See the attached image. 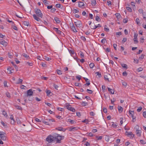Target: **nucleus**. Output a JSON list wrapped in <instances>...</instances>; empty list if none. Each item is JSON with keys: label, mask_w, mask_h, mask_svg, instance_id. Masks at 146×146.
I'll use <instances>...</instances> for the list:
<instances>
[{"label": "nucleus", "mask_w": 146, "mask_h": 146, "mask_svg": "<svg viewBox=\"0 0 146 146\" xmlns=\"http://www.w3.org/2000/svg\"><path fill=\"white\" fill-rule=\"evenodd\" d=\"M101 26L100 24H98L97 26L94 25L93 27H91V29H95L98 27H101Z\"/></svg>", "instance_id": "nucleus-18"}, {"label": "nucleus", "mask_w": 146, "mask_h": 146, "mask_svg": "<svg viewBox=\"0 0 146 146\" xmlns=\"http://www.w3.org/2000/svg\"><path fill=\"white\" fill-rule=\"evenodd\" d=\"M0 43L4 46H5L7 45V43L3 39H1L0 40Z\"/></svg>", "instance_id": "nucleus-9"}, {"label": "nucleus", "mask_w": 146, "mask_h": 146, "mask_svg": "<svg viewBox=\"0 0 146 146\" xmlns=\"http://www.w3.org/2000/svg\"><path fill=\"white\" fill-rule=\"evenodd\" d=\"M82 121V122L86 123V124H88V119H86L85 120Z\"/></svg>", "instance_id": "nucleus-40"}, {"label": "nucleus", "mask_w": 146, "mask_h": 146, "mask_svg": "<svg viewBox=\"0 0 146 146\" xmlns=\"http://www.w3.org/2000/svg\"><path fill=\"white\" fill-rule=\"evenodd\" d=\"M0 137L2 140L4 141L6 139V137L5 135L0 136Z\"/></svg>", "instance_id": "nucleus-23"}, {"label": "nucleus", "mask_w": 146, "mask_h": 146, "mask_svg": "<svg viewBox=\"0 0 146 146\" xmlns=\"http://www.w3.org/2000/svg\"><path fill=\"white\" fill-rule=\"evenodd\" d=\"M90 83L89 81H88V82H87L86 84H85L84 85V86H88L89 85H90Z\"/></svg>", "instance_id": "nucleus-62"}, {"label": "nucleus", "mask_w": 146, "mask_h": 146, "mask_svg": "<svg viewBox=\"0 0 146 146\" xmlns=\"http://www.w3.org/2000/svg\"><path fill=\"white\" fill-rule=\"evenodd\" d=\"M16 121L17 122V123L18 124H20L21 123V121L19 119H16Z\"/></svg>", "instance_id": "nucleus-35"}, {"label": "nucleus", "mask_w": 146, "mask_h": 146, "mask_svg": "<svg viewBox=\"0 0 146 146\" xmlns=\"http://www.w3.org/2000/svg\"><path fill=\"white\" fill-rule=\"evenodd\" d=\"M86 91L89 94H92L93 92V91L92 90H89L88 89H87L86 90Z\"/></svg>", "instance_id": "nucleus-33"}, {"label": "nucleus", "mask_w": 146, "mask_h": 146, "mask_svg": "<svg viewBox=\"0 0 146 146\" xmlns=\"http://www.w3.org/2000/svg\"><path fill=\"white\" fill-rule=\"evenodd\" d=\"M33 92L32 89H29L27 91V96H31L33 94Z\"/></svg>", "instance_id": "nucleus-8"}, {"label": "nucleus", "mask_w": 146, "mask_h": 146, "mask_svg": "<svg viewBox=\"0 0 146 146\" xmlns=\"http://www.w3.org/2000/svg\"><path fill=\"white\" fill-rule=\"evenodd\" d=\"M23 23H24V25L27 26H28L29 24V23L27 21H25Z\"/></svg>", "instance_id": "nucleus-45"}, {"label": "nucleus", "mask_w": 146, "mask_h": 146, "mask_svg": "<svg viewBox=\"0 0 146 146\" xmlns=\"http://www.w3.org/2000/svg\"><path fill=\"white\" fill-rule=\"evenodd\" d=\"M139 12L140 13L143 14V11L142 9H140L139 10Z\"/></svg>", "instance_id": "nucleus-49"}, {"label": "nucleus", "mask_w": 146, "mask_h": 146, "mask_svg": "<svg viewBox=\"0 0 146 146\" xmlns=\"http://www.w3.org/2000/svg\"><path fill=\"white\" fill-rule=\"evenodd\" d=\"M80 56L82 58H83L84 57V53L83 52H81L80 53Z\"/></svg>", "instance_id": "nucleus-42"}, {"label": "nucleus", "mask_w": 146, "mask_h": 146, "mask_svg": "<svg viewBox=\"0 0 146 146\" xmlns=\"http://www.w3.org/2000/svg\"><path fill=\"white\" fill-rule=\"evenodd\" d=\"M22 55L24 57L27 59H29L30 58L29 56L27 55L26 54L23 53L22 54Z\"/></svg>", "instance_id": "nucleus-28"}, {"label": "nucleus", "mask_w": 146, "mask_h": 146, "mask_svg": "<svg viewBox=\"0 0 146 146\" xmlns=\"http://www.w3.org/2000/svg\"><path fill=\"white\" fill-rule=\"evenodd\" d=\"M121 66L123 68H126V69H127V65L125 64H121Z\"/></svg>", "instance_id": "nucleus-29"}, {"label": "nucleus", "mask_w": 146, "mask_h": 146, "mask_svg": "<svg viewBox=\"0 0 146 146\" xmlns=\"http://www.w3.org/2000/svg\"><path fill=\"white\" fill-rule=\"evenodd\" d=\"M142 70L143 68L141 67H139L137 69V71L139 72L141 71Z\"/></svg>", "instance_id": "nucleus-58"}, {"label": "nucleus", "mask_w": 146, "mask_h": 146, "mask_svg": "<svg viewBox=\"0 0 146 146\" xmlns=\"http://www.w3.org/2000/svg\"><path fill=\"white\" fill-rule=\"evenodd\" d=\"M12 27L13 29L15 30H16V31L18 30V29L17 28V27L14 25H12Z\"/></svg>", "instance_id": "nucleus-36"}, {"label": "nucleus", "mask_w": 146, "mask_h": 146, "mask_svg": "<svg viewBox=\"0 0 146 146\" xmlns=\"http://www.w3.org/2000/svg\"><path fill=\"white\" fill-rule=\"evenodd\" d=\"M92 5L94 6L96 5V0H93L91 1Z\"/></svg>", "instance_id": "nucleus-24"}, {"label": "nucleus", "mask_w": 146, "mask_h": 146, "mask_svg": "<svg viewBox=\"0 0 146 146\" xmlns=\"http://www.w3.org/2000/svg\"><path fill=\"white\" fill-rule=\"evenodd\" d=\"M145 55L144 54H141V56L139 57V60H142L143 59Z\"/></svg>", "instance_id": "nucleus-37"}, {"label": "nucleus", "mask_w": 146, "mask_h": 146, "mask_svg": "<svg viewBox=\"0 0 146 146\" xmlns=\"http://www.w3.org/2000/svg\"><path fill=\"white\" fill-rule=\"evenodd\" d=\"M57 74L59 75L62 74V71L59 70H57Z\"/></svg>", "instance_id": "nucleus-34"}, {"label": "nucleus", "mask_w": 146, "mask_h": 146, "mask_svg": "<svg viewBox=\"0 0 146 146\" xmlns=\"http://www.w3.org/2000/svg\"><path fill=\"white\" fill-rule=\"evenodd\" d=\"M54 19L57 23H59L60 22L59 19L57 17H55Z\"/></svg>", "instance_id": "nucleus-17"}, {"label": "nucleus", "mask_w": 146, "mask_h": 146, "mask_svg": "<svg viewBox=\"0 0 146 146\" xmlns=\"http://www.w3.org/2000/svg\"><path fill=\"white\" fill-rule=\"evenodd\" d=\"M106 39L105 38H104L101 40V42L103 44H104L105 43Z\"/></svg>", "instance_id": "nucleus-54"}, {"label": "nucleus", "mask_w": 146, "mask_h": 146, "mask_svg": "<svg viewBox=\"0 0 146 146\" xmlns=\"http://www.w3.org/2000/svg\"><path fill=\"white\" fill-rule=\"evenodd\" d=\"M125 133L126 135H131V132H128L127 131H126L125 132Z\"/></svg>", "instance_id": "nucleus-60"}, {"label": "nucleus", "mask_w": 146, "mask_h": 146, "mask_svg": "<svg viewBox=\"0 0 146 146\" xmlns=\"http://www.w3.org/2000/svg\"><path fill=\"white\" fill-rule=\"evenodd\" d=\"M76 26L77 27H80L82 26V24L81 21H78L74 22Z\"/></svg>", "instance_id": "nucleus-6"}, {"label": "nucleus", "mask_w": 146, "mask_h": 146, "mask_svg": "<svg viewBox=\"0 0 146 146\" xmlns=\"http://www.w3.org/2000/svg\"><path fill=\"white\" fill-rule=\"evenodd\" d=\"M56 10V9L55 8H52L51 9V12L52 13L54 12Z\"/></svg>", "instance_id": "nucleus-56"}, {"label": "nucleus", "mask_w": 146, "mask_h": 146, "mask_svg": "<svg viewBox=\"0 0 146 146\" xmlns=\"http://www.w3.org/2000/svg\"><path fill=\"white\" fill-rule=\"evenodd\" d=\"M110 77V75L108 74H107L106 75H104V79L107 81L108 82H109L110 80H109V78Z\"/></svg>", "instance_id": "nucleus-7"}, {"label": "nucleus", "mask_w": 146, "mask_h": 146, "mask_svg": "<svg viewBox=\"0 0 146 146\" xmlns=\"http://www.w3.org/2000/svg\"><path fill=\"white\" fill-rule=\"evenodd\" d=\"M137 35L135 34L134 35V43L137 44L138 43V41L137 40Z\"/></svg>", "instance_id": "nucleus-10"}, {"label": "nucleus", "mask_w": 146, "mask_h": 146, "mask_svg": "<svg viewBox=\"0 0 146 146\" xmlns=\"http://www.w3.org/2000/svg\"><path fill=\"white\" fill-rule=\"evenodd\" d=\"M135 3L133 2H132L131 3V5L133 6V8H135Z\"/></svg>", "instance_id": "nucleus-38"}, {"label": "nucleus", "mask_w": 146, "mask_h": 146, "mask_svg": "<svg viewBox=\"0 0 146 146\" xmlns=\"http://www.w3.org/2000/svg\"><path fill=\"white\" fill-rule=\"evenodd\" d=\"M118 111L119 113H121V112H122L123 110V108L120 106H118Z\"/></svg>", "instance_id": "nucleus-19"}, {"label": "nucleus", "mask_w": 146, "mask_h": 146, "mask_svg": "<svg viewBox=\"0 0 146 146\" xmlns=\"http://www.w3.org/2000/svg\"><path fill=\"white\" fill-rule=\"evenodd\" d=\"M6 95L7 97L8 98H10V94L8 92H6Z\"/></svg>", "instance_id": "nucleus-59"}, {"label": "nucleus", "mask_w": 146, "mask_h": 146, "mask_svg": "<svg viewBox=\"0 0 146 146\" xmlns=\"http://www.w3.org/2000/svg\"><path fill=\"white\" fill-rule=\"evenodd\" d=\"M129 114L131 115L133 119L132 121L134 122L135 120L136 117L134 116V112L133 111H129Z\"/></svg>", "instance_id": "nucleus-5"}, {"label": "nucleus", "mask_w": 146, "mask_h": 146, "mask_svg": "<svg viewBox=\"0 0 146 146\" xmlns=\"http://www.w3.org/2000/svg\"><path fill=\"white\" fill-rule=\"evenodd\" d=\"M53 29L54 30L56 31L57 32V33L60 34H61V33H62V32L60 31V30H59L57 28H56L54 27L53 28Z\"/></svg>", "instance_id": "nucleus-15"}, {"label": "nucleus", "mask_w": 146, "mask_h": 146, "mask_svg": "<svg viewBox=\"0 0 146 146\" xmlns=\"http://www.w3.org/2000/svg\"><path fill=\"white\" fill-rule=\"evenodd\" d=\"M71 28L72 31L75 33L77 32L75 27L73 25H72L71 27Z\"/></svg>", "instance_id": "nucleus-20"}, {"label": "nucleus", "mask_w": 146, "mask_h": 146, "mask_svg": "<svg viewBox=\"0 0 146 146\" xmlns=\"http://www.w3.org/2000/svg\"><path fill=\"white\" fill-rule=\"evenodd\" d=\"M107 26L106 25H105L104 27V29L106 31L108 32L109 31V30L107 28Z\"/></svg>", "instance_id": "nucleus-50"}, {"label": "nucleus", "mask_w": 146, "mask_h": 146, "mask_svg": "<svg viewBox=\"0 0 146 146\" xmlns=\"http://www.w3.org/2000/svg\"><path fill=\"white\" fill-rule=\"evenodd\" d=\"M19 82H17V84H21L22 83L23 80L22 79H19Z\"/></svg>", "instance_id": "nucleus-31"}, {"label": "nucleus", "mask_w": 146, "mask_h": 146, "mask_svg": "<svg viewBox=\"0 0 146 146\" xmlns=\"http://www.w3.org/2000/svg\"><path fill=\"white\" fill-rule=\"evenodd\" d=\"M95 74H96L98 76V78H100L102 76L101 73L99 72H96Z\"/></svg>", "instance_id": "nucleus-26"}, {"label": "nucleus", "mask_w": 146, "mask_h": 146, "mask_svg": "<svg viewBox=\"0 0 146 146\" xmlns=\"http://www.w3.org/2000/svg\"><path fill=\"white\" fill-rule=\"evenodd\" d=\"M6 19L7 21L9 23H11L13 24H14V22H13V21H12L9 20L7 18H6Z\"/></svg>", "instance_id": "nucleus-55"}, {"label": "nucleus", "mask_w": 146, "mask_h": 146, "mask_svg": "<svg viewBox=\"0 0 146 146\" xmlns=\"http://www.w3.org/2000/svg\"><path fill=\"white\" fill-rule=\"evenodd\" d=\"M26 88V86H24V85H22L21 86V88L23 89H26L25 88Z\"/></svg>", "instance_id": "nucleus-61"}, {"label": "nucleus", "mask_w": 146, "mask_h": 146, "mask_svg": "<svg viewBox=\"0 0 146 146\" xmlns=\"http://www.w3.org/2000/svg\"><path fill=\"white\" fill-rule=\"evenodd\" d=\"M136 134L138 136H140L141 134V131L140 130H136Z\"/></svg>", "instance_id": "nucleus-14"}, {"label": "nucleus", "mask_w": 146, "mask_h": 146, "mask_svg": "<svg viewBox=\"0 0 146 146\" xmlns=\"http://www.w3.org/2000/svg\"><path fill=\"white\" fill-rule=\"evenodd\" d=\"M69 122H70L72 124H74V123L75 121L73 120H71L70 119H69Z\"/></svg>", "instance_id": "nucleus-53"}, {"label": "nucleus", "mask_w": 146, "mask_h": 146, "mask_svg": "<svg viewBox=\"0 0 146 146\" xmlns=\"http://www.w3.org/2000/svg\"><path fill=\"white\" fill-rule=\"evenodd\" d=\"M35 11L36 14L33 15V17L36 21H41L40 17L42 18L43 17V14L39 9H36Z\"/></svg>", "instance_id": "nucleus-1"}, {"label": "nucleus", "mask_w": 146, "mask_h": 146, "mask_svg": "<svg viewBox=\"0 0 146 146\" xmlns=\"http://www.w3.org/2000/svg\"><path fill=\"white\" fill-rule=\"evenodd\" d=\"M140 142L142 144H144L146 143V141L143 140H140Z\"/></svg>", "instance_id": "nucleus-44"}, {"label": "nucleus", "mask_w": 146, "mask_h": 146, "mask_svg": "<svg viewBox=\"0 0 146 146\" xmlns=\"http://www.w3.org/2000/svg\"><path fill=\"white\" fill-rule=\"evenodd\" d=\"M136 21L138 25H139L140 23L139 19V18H137L136 19Z\"/></svg>", "instance_id": "nucleus-47"}, {"label": "nucleus", "mask_w": 146, "mask_h": 146, "mask_svg": "<svg viewBox=\"0 0 146 146\" xmlns=\"http://www.w3.org/2000/svg\"><path fill=\"white\" fill-rule=\"evenodd\" d=\"M46 120L48 121L49 123L51 121L54 122V120L53 119H49L46 118Z\"/></svg>", "instance_id": "nucleus-27"}, {"label": "nucleus", "mask_w": 146, "mask_h": 146, "mask_svg": "<svg viewBox=\"0 0 146 146\" xmlns=\"http://www.w3.org/2000/svg\"><path fill=\"white\" fill-rule=\"evenodd\" d=\"M126 9L129 11L130 12H131L132 11V9L130 7H127Z\"/></svg>", "instance_id": "nucleus-64"}, {"label": "nucleus", "mask_w": 146, "mask_h": 146, "mask_svg": "<svg viewBox=\"0 0 146 146\" xmlns=\"http://www.w3.org/2000/svg\"><path fill=\"white\" fill-rule=\"evenodd\" d=\"M56 129L58 130V131H62L63 132L65 131L66 130V129H64L62 127H57L56 128Z\"/></svg>", "instance_id": "nucleus-11"}, {"label": "nucleus", "mask_w": 146, "mask_h": 146, "mask_svg": "<svg viewBox=\"0 0 146 146\" xmlns=\"http://www.w3.org/2000/svg\"><path fill=\"white\" fill-rule=\"evenodd\" d=\"M108 90L109 92L111 94H113L114 93V90L113 89H110V88H108Z\"/></svg>", "instance_id": "nucleus-13"}, {"label": "nucleus", "mask_w": 146, "mask_h": 146, "mask_svg": "<svg viewBox=\"0 0 146 146\" xmlns=\"http://www.w3.org/2000/svg\"><path fill=\"white\" fill-rule=\"evenodd\" d=\"M7 73L9 74H11L12 72H11V67L8 68L7 69Z\"/></svg>", "instance_id": "nucleus-25"}, {"label": "nucleus", "mask_w": 146, "mask_h": 146, "mask_svg": "<svg viewBox=\"0 0 146 146\" xmlns=\"http://www.w3.org/2000/svg\"><path fill=\"white\" fill-rule=\"evenodd\" d=\"M115 15L117 19H119L121 18V16L120 14L118 13H116Z\"/></svg>", "instance_id": "nucleus-16"}, {"label": "nucleus", "mask_w": 146, "mask_h": 146, "mask_svg": "<svg viewBox=\"0 0 146 146\" xmlns=\"http://www.w3.org/2000/svg\"><path fill=\"white\" fill-rule=\"evenodd\" d=\"M74 85L76 86H81V84L79 83L78 82H75L74 84Z\"/></svg>", "instance_id": "nucleus-30"}, {"label": "nucleus", "mask_w": 146, "mask_h": 146, "mask_svg": "<svg viewBox=\"0 0 146 146\" xmlns=\"http://www.w3.org/2000/svg\"><path fill=\"white\" fill-rule=\"evenodd\" d=\"M46 140L49 143H52L55 141L54 134L53 136L50 135H48L46 138Z\"/></svg>", "instance_id": "nucleus-3"}, {"label": "nucleus", "mask_w": 146, "mask_h": 146, "mask_svg": "<svg viewBox=\"0 0 146 146\" xmlns=\"http://www.w3.org/2000/svg\"><path fill=\"white\" fill-rule=\"evenodd\" d=\"M15 108L18 110H21V107L19 106L16 105L15 106Z\"/></svg>", "instance_id": "nucleus-39"}, {"label": "nucleus", "mask_w": 146, "mask_h": 146, "mask_svg": "<svg viewBox=\"0 0 146 146\" xmlns=\"http://www.w3.org/2000/svg\"><path fill=\"white\" fill-rule=\"evenodd\" d=\"M66 107L67 109L72 111L73 112H75V109L71 107V106L69 104L67 103L66 104Z\"/></svg>", "instance_id": "nucleus-4"}, {"label": "nucleus", "mask_w": 146, "mask_h": 146, "mask_svg": "<svg viewBox=\"0 0 146 146\" xmlns=\"http://www.w3.org/2000/svg\"><path fill=\"white\" fill-rule=\"evenodd\" d=\"M54 135L55 140H56V143H61V140L63 139L64 137V136H61L60 134L56 133H54Z\"/></svg>", "instance_id": "nucleus-2"}, {"label": "nucleus", "mask_w": 146, "mask_h": 146, "mask_svg": "<svg viewBox=\"0 0 146 146\" xmlns=\"http://www.w3.org/2000/svg\"><path fill=\"white\" fill-rule=\"evenodd\" d=\"M95 19L96 21H97L98 22L100 21L101 20L100 18L98 15H96V16Z\"/></svg>", "instance_id": "nucleus-22"}, {"label": "nucleus", "mask_w": 146, "mask_h": 146, "mask_svg": "<svg viewBox=\"0 0 146 146\" xmlns=\"http://www.w3.org/2000/svg\"><path fill=\"white\" fill-rule=\"evenodd\" d=\"M82 105L83 106H85L87 105H88V103L86 102H83L82 103Z\"/></svg>", "instance_id": "nucleus-52"}, {"label": "nucleus", "mask_w": 146, "mask_h": 146, "mask_svg": "<svg viewBox=\"0 0 146 146\" xmlns=\"http://www.w3.org/2000/svg\"><path fill=\"white\" fill-rule=\"evenodd\" d=\"M143 19L146 20V13H144L142 14Z\"/></svg>", "instance_id": "nucleus-43"}, {"label": "nucleus", "mask_w": 146, "mask_h": 146, "mask_svg": "<svg viewBox=\"0 0 146 146\" xmlns=\"http://www.w3.org/2000/svg\"><path fill=\"white\" fill-rule=\"evenodd\" d=\"M94 66V64L93 63H90L89 65V66H90V68H93Z\"/></svg>", "instance_id": "nucleus-41"}, {"label": "nucleus", "mask_w": 146, "mask_h": 146, "mask_svg": "<svg viewBox=\"0 0 146 146\" xmlns=\"http://www.w3.org/2000/svg\"><path fill=\"white\" fill-rule=\"evenodd\" d=\"M122 75L123 76H126L127 75V74L126 71L124 72L122 74Z\"/></svg>", "instance_id": "nucleus-63"}, {"label": "nucleus", "mask_w": 146, "mask_h": 146, "mask_svg": "<svg viewBox=\"0 0 146 146\" xmlns=\"http://www.w3.org/2000/svg\"><path fill=\"white\" fill-rule=\"evenodd\" d=\"M79 12V11L76 9H74L73 10V12L74 13H78Z\"/></svg>", "instance_id": "nucleus-32"}, {"label": "nucleus", "mask_w": 146, "mask_h": 146, "mask_svg": "<svg viewBox=\"0 0 146 146\" xmlns=\"http://www.w3.org/2000/svg\"><path fill=\"white\" fill-rule=\"evenodd\" d=\"M142 108L141 107H140L139 108L137 109V111L138 112H139L141 111Z\"/></svg>", "instance_id": "nucleus-48"}, {"label": "nucleus", "mask_w": 146, "mask_h": 146, "mask_svg": "<svg viewBox=\"0 0 146 146\" xmlns=\"http://www.w3.org/2000/svg\"><path fill=\"white\" fill-rule=\"evenodd\" d=\"M46 119L44 118V120H42V122L46 125H50L51 123H49L48 121L46 120Z\"/></svg>", "instance_id": "nucleus-12"}, {"label": "nucleus", "mask_w": 146, "mask_h": 146, "mask_svg": "<svg viewBox=\"0 0 146 146\" xmlns=\"http://www.w3.org/2000/svg\"><path fill=\"white\" fill-rule=\"evenodd\" d=\"M84 5V3L82 2H80L78 3V6L80 7H81Z\"/></svg>", "instance_id": "nucleus-21"}, {"label": "nucleus", "mask_w": 146, "mask_h": 146, "mask_svg": "<svg viewBox=\"0 0 146 146\" xmlns=\"http://www.w3.org/2000/svg\"><path fill=\"white\" fill-rule=\"evenodd\" d=\"M61 4L59 3H58L56 4V7L57 8H60L61 7Z\"/></svg>", "instance_id": "nucleus-46"}, {"label": "nucleus", "mask_w": 146, "mask_h": 146, "mask_svg": "<svg viewBox=\"0 0 146 146\" xmlns=\"http://www.w3.org/2000/svg\"><path fill=\"white\" fill-rule=\"evenodd\" d=\"M3 114L5 117H7V116L6 112L4 111H3Z\"/></svg>", "instance_id": "nucleus-51"}, {"label": "nucleus", "mask_w": 146, "mask_h": 146, "mask_svg": "<svg viewBox=\"0 0 146 146\" xmlns=\"http://www.w3.org/2000/svg\"><path fill=\"white\" fill-rule=\"evenodd\" d=\"M81 78V76L80 75L77 76H76V78L77 79H78L79 81L80 80Z\"/></svg>", "instance_id": "nucleus-57"}]
</instances>
